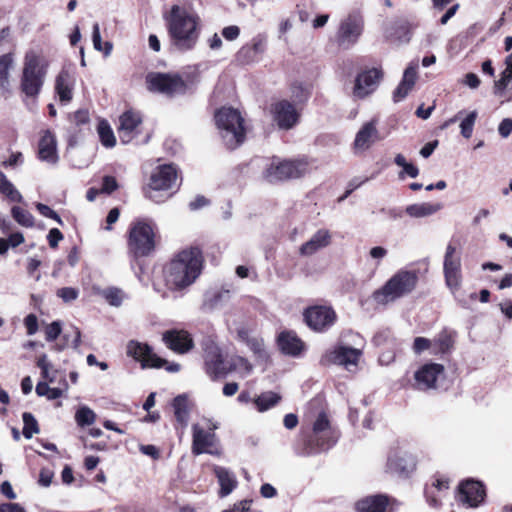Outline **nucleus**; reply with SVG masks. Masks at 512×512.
Returning a JSON list of instances; mask_svg holds the SVG:
<instances>
[{
  "mask_svg": "<svg viewBox=\"0 0 512 512\" xmlns=\"http://www.w3.org/2000/svg\"><path fill=\"white\" fill-rule=\"evenodd\" d=\"M203 262L199 248L189 247L181 250L163 269L165 285L172 291L189 287L200 276Z\"/></svg>",
  "mask_w": 512,
  "mask_h": 512,
  "instance_id": "f257e3e1",
  "label": "nucleus"
},
{
  "mask_svg": "<svg viewBox=\"0 0 512 512\" xmlns=\"http://www.w3.org/2000/svg\"><path fill=\"white\" fill-rule=\"evenodd\" d=\"M171 45L178 51L192 50L199 39L201 19L191 7L173 5L167 17Z\"/></svg>",
  "mask_w": 512,
  "mask_h": 512,
  "instance_id": "f03ea898",
  "label": "nucleus"
},
{
  "mask_svg": "<svg viewBox=\"0 0 512 512\" xmlns=\"http://www.w3.org/2000/svg\"><path fill=\"white\" fill-rule=\"evenodd\" d=\"M47 72V60L35 50L27 51L20 78L21 92L28 98L36 99L42 90Z\"/></svg>",
  "mask_w": 512,
  "mask_h": 512,
  "instance_id": "7ed1b4c3",
  "label": "nucleus"
},
{
  "mask_svg": "<svg viewBox=\"0 0 512 512\" xmlns=\"http://www.w3.org/2000/svg\"><path fill=\"white\" fill-rule=\"evenodd\" d=\"M337 438L328 415L321 411L311 419V432L307 436L302 455L311 456L328 451L335 445Z\"/></svg>",
  "mask_w": 512,
  "mask_h": 512,
  "instance_id": "20e7f679",
  "label": "nucleus"
},
{
  "mask_svg": "<svg viewBox=\"0 0 512 512\" xmlns=\"http://www.w3.org/2000/svg\"><path fill=\"white\" fill-rule=\"evenodd\" d=\"M418 274L414 270L400 269L384 286L373 293L376 303L385 305L410 294L417 286Z\"/></svg>",
  "mask_w": 512,
  "mask_h": 512,
  "instance_id": "39448f33",
  "label": "nucleus"
},
{
  "mask_svg": "<svg viewBox=\"0 0 512 512\" xmlns=\"http://www.w3.org/2000/svg\"><path fill=\"white\" fill-rule=\"evenodd\" d=\"M215 121L227 148L235 149L244 141L243 118L238 110L223 107L216 112Z\"/></svg>",
  "mask_w": 512,
  "mask_h": 512,
  "instance_id": "423d86ee",
  "label": "nucleus"
},
{
  "mask_svg": "<svg viewBox=\"0 0 512 512\" xmlns=\"http://www.w3.org/2000/svg\"><path fill=\"white\" fill-rule=\"evenodd\" d=\"M156 225L151 220L138 219L129 229L128 248L136 257L148 256L156 245Z\"/></svg>",
  "mask_w": 512,
  "mask_h": 512,
  "instance_id": "0eeeda50",
  "label": "nucleus"
},
{
  "mask_svg": "<svg viewBox=\"0 0 512 512\" xmlns=\"http://www.w3.org/2000/svg\"><path fill=\"white\" fill-rule=\"evenodd\" d=\"M309 165L304 159L286 160L272 158L263 171V177L268 182H278L299 178L308 172Z\"/></svg>",
  "mask_w": 512,
  "mask_h": 512,
  "instance_id": "6e6552de",
  "label": "nucleus"
},
{
  "mask_svg": "<svg viewBox=\"0 0 512 512\" xmlns=\"http://www.w3.org/2000/svg\"><path fill=\"white\" fill-rule=\"evenodd\" d=\"M203 421V426L198 423L192 425V453L194 455L218 454L214 449L217 442L214 431L219 428V422L206 418Z\"/></svg>",
  "mask_w": 512,
  "mask_h": 512,
  "instance_id": "1a4fd4ad",
  "label": "nucleus"
},
{
  "mask_svg": "<svg viewBox=\"0 0 512 512\" xmlns=\"http://www.w3.org/2000/svg\"><path fill=\"white\" fill-rule=\"evenodd\" d=\"M365 27L364 17L360 12H351L341 21L336 32V42L340 48L349 49L360 40Z\"/></svg>",
  "mask_w": 512,
  "mask_h": 512,
  "instance_id": "9d476101",
  "label": "nucleus"
},
{
  "mask_svg": "<svg viewBox=\"0 0 512 512\" xmlns=\"http://www.w3.org/2000/svg\"><path fill=\"white\" fill-rule=\"evenodd\" d=\"M146 83L150 91L167 96L184 94L188 89L182 77L172 73H150L146 77Z\"/></svg>",
  "mask_w": 512,
  "mask_h": 512,
  "instance_id": "9b49d317",
  "label": "nucleus"
},
{
  "mask_svg": "<svg viewBox=\"0 0 512 512\" xmlns=\"http://www.w3.org/2000/svg\"><path fill=\"white\" fill-rule=\"evenodd\" d=\"M416 467L417 458L414 454L400 448H392L388 452L386 473L405 479L414 473Z\"/></svg>",
  "mask_w": 512,
  "mask_h": 512,
  "instance_id": "f8f14e48",
  "label": "nucleus"
},
{
  "mask_svg": "<svg viewBox=\"0 0 512 512\" xmlns=\"http://www.w3.org/2000/svg\"><path fill=\"white\" fill-rule=\"evenodd\" d=\"M443 273L446 286L456 297V293L462 286L463 276L460 255L457 254L456 247L451 244L446 247L443 262Z\"/></svg>",
  "mask_w": 512,
  "mask_h": 512,
  "instance_id": "ddd939ff",
  "label": "nucleus"
},
{
  "mask_svg": "<svg viewBox=\"0 0 512 512\" xmlns=\"http://www.w3.org/2000/svg\"><path fill=\"white\" fill-rule=\"evenodd\" d=\"M177 180L178 174L175 166L171 164L159 166L151 174L146 196L150 200L158 202L155 193L158 191H168L177 187Z\"/></svg>",
  "mask_w": 512,
  "mask_h": 512,
  "instance_id": "4468645a",
  "label": "nucleus"
},
{
  "mask_svg": "<svg viewBox=\"0 0 512 512\" xmlns=\"http://www.w3.org/2000/svg\"><path fill=\"white\" fill-rule=\"evenodd\" d=\"M362 356V350L346 345H337L323 356L324 363L343 366L348 371H355Z\"/></svg>",
  "mask_w": 512,
  "mask_h": 512,
  "instance_id": "2eb2a0df",
  "label": "nucleus"
},
{
  "mask_svg": "<svg viewBox=\"0 0 512 512\" xmlns=\"http://www.w3.org/2000/svg\"><path fill=\"white\" fill-rule=\"evenodd\" d=\"M445 368L442 364L429 362L414 372V387L420 391L436 389L438 382L444 379Z\"/></svg>",
  "mask_w": 512,
  "mask_h": 512,
  "instance_id": "dca6fc26",
  "label": "nucleus"
},
{
  "mask_svg": "<svg viewBox=\"0 0 512 512\" xmlns=\"http://www.w3.org/2000/svg\"><path fill=\"white\" fill-rule=\"evenodd\" d=\"M127 355L141 363L143 368H162L165 360L157 356L146 344L131 340L127 344Z\"/></svg>",
  "mask_w": 512,
  "mask_h": 512,
  "instance_id": "f3484780",
  "label": "nucleus"
},
{
  "mask_svg": "<svg viewBox=\"0 0 512 512\" xmlns=\"http://www.w3.org/2000/svg\"><path fill=\"white\" fill-rule=\"evenodd\" d=\"M307 325L315 331H325L336 321V313L329 306H313L304 313Z\"/></svg>",
  "mask_w": 512,
  "mask_h": 512,
  "instance_id": "a211bd4d",
  "label": "nucleus"
},
{
  "mask_svg": "<svg viewBox=\"0 0 512 512\" xmlns=\"http://www.w3.org/2000/svg\"><path fill=\"white\" fill-rule=\"evenodd\" d=\"M377 124L378 121L372 119L360 127L352 144L354 154L358 155L368 151L380 139Z\"/></svg>",
  "mask_w": 512,
  "mask_h": 512,
  "instance_id": "6ab92c4d",
  "label": "nucleus"
},
{
  "mask_svg": "<svg viewBox=\"0 0 512 512\" xmlns=\"http://www.w3.org/2000/svg\"><path fill=\"white\" fill-rule=\"evenodd\" d=\"M206 372L212 378L227 375L228 360L223 358L220 348L213 342L207 343L204 349Z\"/></svg>",
  "mask_w": 512,
  "mask_h": 512,
  "instance_id": "aec40b11",
  "label": "nucleus"
},
{
  "mask_svg": "<svg viewBox=\"0 0 512 512\" xmlns=\"http://www.w3.org/2000/svg\"><path fill=\"white\" fill-rule=\"evenodd\" d=\"M485 497V487L480 481L469 479L459 485V501L469 508L479 507Z\"/></svg>",
  "mask_w": 512,
  "mask_h": 512,
  "instance_id": "412c9836",
  "label": "nucleus"
},
{
  "mask_svg": "<svg viewBox=\"0 0 512 512\" xmlns=\"http://www.w3.org/2000/svg\"><path fill=\"white\" fill-rule=\"evenodd\" d=\"M382 78V71L377 68H371L360 73L355 79L353 95L356 98L363 99L373 93Z\"/></svg>",
  "mask_w": 512,
  "mask_h": 512,
  "instance_id": "4be33fe9",
  "label": "nucleus"
},
{
  "mask_svg": "<svg viewBox=\"0 0 512 512\" xmlns=\"http://www.w3.org/2000/svg\"><path fill=\"white\" fill-rule=\"evenodd\" d=\"M142 118L138 112L128 110L119 117L118 135L123 144L130 143L139 133Z\"/></svg>",
  "mask_w": 512,
  "mask_h": 512,
  "instance_id": "5701e85b",
  "label": "nucleus"
},
{
  "mask_svg": "<svg viewBox=\"0 0 512 512\" xmlns=\"http://www.w3.org/2000/svg\"><path fill=\"white\" fill-rule=\"evenodd\" d=\"M273 119L281 129H290L298 121L295 107L286 100L278 101L271 106Z\"/></svg>",
  "mask_w": 512,
  "mask_h": 512,
  "instance_id": "b1692460",
  "label": "nucleus"
},
{
  "mask_svg": "<svg viewBox=\"0 0 512 512\" xmlns=\"http://www.w3.org/2000/svg\"><path fill=\"white\" fill-rule=\"evenodd\" d=\"M332 242V233L326 228H320L299 247L301 256H312L315 253L327 248Z\"/></svg>",
  "mask_w": 512,
  "mask_h": 512,
  "instance_id": "393cba45",
  "label": "nucleus"
},
{
  "mask_svg": "<svg viewBox=\"0 0 512 512\" xmlns=\"http://www.w3.org/2000/svg\"><path fill=\"white\" fill-rule=\"evenodd\" d=\"M38 158L50 165L59 161L56 136L50 130L43 131L38 143Z\"/></svg>",
  "mask_w": 512,
  "mask_h": 512,
  "instance_id": "a878e982",
  "label": "nucleus"
},
{
  "mask_svg": "<svg viewBox=\"0 0 512 512\" xmlns=\"http://www.w3.org/2000/svg\"><path fill=\"white\" fill-rule=\"evenodd\" d=\"M165 344L173 351L183 354L193 347V340L190 334L183 330L167 331L163 335Z\"/></svg>",
  "mask_w": 512,
  "mask_h": 512,
  "instance_id": "bb28decb",
  "label": "nucleus"
},
{
  "mask_svg": "<svg viewBox=\"0 0 512 512\" xmlns=\"http://www.w3.org/2000/svg\"><path fill=\"white\" fill-rule=\"evenodd\" d=\"M74 86V74L68 69H62L55 79V91L62 103H68L72 100Z\"/></svg>",
  "mask_w": 512,
  "mask_h": 512,
  "instance_id": "cd10ccee",
  "label": "nucleus"
},
{
  "mask_svg": "<svg viewBox=\"0 0 512 512\" xmlns=\"http://www.w3.org/2000/svg\"><path fill=\"white\" fill-rule=\"evenodd\" d=\"M418 60L412 61L405 69L403 79L394 91L393 98L395 102L403 100L413 88L417 79Z\"/></svg>",
  "mask_w": 512,
  "mask_h": 512,
  "instance_id": "c85d7f7f",
  "label": "nucleus"
},
{
  "mask_svg": "<svg viewBox=\"0 0 512 512\" xmlns=\"http://www.w3.org/2000/svg\"><path fill=\"white\" fill-rule=\"evenodd\" d=\"M213 470L220 485L219 495L221 497L228 496L237 486V479L235 474L227 468L221 466H214Z\"/></svg>",
  "mask_w": 512,
  "mask_h": 512,
  "instance_id": "c756f323",
  "label": "nucleus"
},
{
  "mask_svg": "<svg viewBox=\"0 0 512 512\" xmlns=\"http://www.w3.org/2000/svg\"><path fill=\"white\" fill-rule=\"evenodd\" d=\"M280 350L290 356H298L304 348L303 342L293 332H283L278 337Z\"/></svg>",
  "mask_w": 512,
  "mask_h": 512,
  "instance_id": "7c9ffc66",
  "label": "nucleus"
},
{
  "mask_svg": "<svg viewBox=\"0 0 512 512\" xmlns=\"http://www.w3.org/2000/svg\"><path fill=\"white\" fill-rule=\"evenodd\" d=\"M389 499L385 495L368 496L356 503L358 512H385Z\"/></svg>",
  "mask_w": 512,
  "mask_h": 512,
  "instance_id": "2f4dec72",
  "label": "nucleus"
},
{
  "mask_svg": "<svg viewBox=\"0 0 512 512\" xmlns=\"http://www.w3.org/2000/svg\"><path fill=\"white\" fill-rule=\"evenodd\" d=\"M174 410V416L177 423L182 427L186 428L189 421V415L191 410V403L186 395H178L172 402Z\"/></svg>",
  "mask_w": 512,
  "mask_h": 512,
  "instance_id": "473e14b6",
  "label": "nucleus"
},
{
  "mask_svg": "<svg viewBox=\"0 0 512 512\" xmlns=\"http://www.w3.org/2000/svg\"><path fill=\"white\" fill-rule=\"evenodd\" d=\"M14 67L12 53L0 55V94L10 92V72Z\"/></svg>",
  "mask_w": 512,
  "mask_h": 512,
  "instance_id": "72a5a7b5",
  "label": "nucleus"
},
{
  "mask_svg": "<svg viewBox=\"0 0 512 512\" xmlns=\"http://www.w3.org/2000/svg\"><path fill=\"white\" fill-rule=\"evenodd\" d=\"M442 209L441 203L421 202L408 205L405 212L412 218L429 217Z\"/></svg>",
  "mask_w": 512,
  "mask_h": 512,
  "instance_id": "f704fd0d",
  "label": "nucleus"
},
{
  "mask_svg": "<svg viewBox=\"0 0 512 512\" xmlns=\"http://www.w3.org/2000/svg\"><path fill=\"white\" fill-rule=\"evenodd\" d=\"M432 355H444L449 353L454 345V333L446 329L442 330L433 340Z\"/></svg>",
  "mask_w": 512,
  "mask_h": 512,
  "instance_id": "c9c22d12",
  "label": "nucleus"
},
{
  "mask_svg": "<svg viewBox=\"0 0 512 512\" xmlns=\"http://www.w3.org/2000/svg\"><path fill=\"white\" fill-rule=\"evenodd\" d=\"M505 69L501 72L500 78L494 82L493 92L497 96H502L512 81V52L505 58Z\"/></svg>",
  "mask_w": 512,
  "mask_h": 512,
  "instance_id": "e433bc0d",
  "label": "nucleus"
},
{
  "mask_svg": "<svg viewBox=\"0 0 512 512\" xmlns=\"http://www.w3.org/2000/svg\"><path fill=\"white\" fill-rule=\"evenodd\" d=\"M96 293L113 307H120L128 299V295L118 287H107L105 289H97Z\"/></svg>",
  "mask_w": 512,
  "mask_h": 512,
  "instance_id": "4c0bfd02",
  "label": "nucleus"
},
{
  "mask_svg": "<svg viewBox=\"0 0 512 512\" xmlns=\"http://www.w3.org/2000/svg\"><path fill=\"white\" fill-rule=\"evenodd\" d=\"M281 400V396L273 391L262 392L256 398L253 403L258 412H265L275 407Z\"/></svg>",
  "mask_w": 512,
  "mask_h": 512,
  "instance_id": "58836bf2",
  "label": "nucleus"
},
{
  "mask_svg": "<svg viewBox=\"0 0 512 512\" xmlns=\"http://www.w3.org/2000/svg\"><path fill=\"white\" fill-rule=\"evenodd\" d=\"M0 194L5 196L10 202L21 203L23 201L21 193L2 171H0Z\"/></svg>",
  "mask_w": 512,
  "mask_h": 512,
  "instance_id": "ea45409f",
  "label": "nucleus"
},
{
  "mask_svg": "<svg viewBox=\"0 0 512 512\" xmlns=\"http://www.w3.org/2000/svg\"><path fill=\"white\" fill-rule=\"evenodd\" d=\"M252 371V365L249 361L241 356H233L228 360L227 374L230 372H236L241 377H246Z\"/></svg>",
  "mask_w": 512,
  "mask_h": 512,
  "instance_id": "a19ab883",
  "label": "nucleus"
},
{
  "mask_svg": "<svg viewBox=\"0 0 512 512\" xmlns=\"http://www.w3.org/2000/svg\"><path fill=\"white\" fill-rule=\"evenodd\" d=\"M100 142L106 148H112L116 144V138L112 128L106 120H101L97 126Z\"/></svg>",
  "mask_w": 512,
  "mask_h": 512,
  "instance_id": "79ce46f5",
  "label": "nucleus"
},
{
  "mask_svg": "<svg viewBox=\"0 0 512 512\" xmlns=\"http://www.w3.org/2000/svg\"><path fill=\"white\" fill-rule=\"evenodd\" d=\"M477 117H478V113L476 110L470 111L463 118L461 117L460 124H459L460 134L465 139H470L472 137Z\"/></svg>",
  "mask_w": 512,
  "mask_h": 512,
  "instance_id": "37998d69",
  "label": "nucleus"
},
{
  "mask_svg": "<svg viewBox=\"0 0 512 512\" xmlns=\"http://www.w3.org/2000/svg\"><path fill=\"white\" fill-rule=\"evenodd\" d=\"M75 421L80 427L89 426L96 421V414L91 408L83 405L77 409L75 413Z\"/></svg>",
  "mask_w": 512,
  "mask_h": 512,
  "instance_id": "c03bdc74",
  "label": "nucleus"
},
{
  "mask_svg": "<svg viewBox=\"0 0 512 512\" xmlns=\"http://www.w3.org/2000/svg\"><path fill=\"white\" fill-rule=\"evenodd\" d=\"M11 214L14 220L23 227H32L34 225V217L28 210L19 206H13Z\"/></svg>",
  "mask_w": 512,
  "mask_h": 512,
  "instance_id": "a18cd8bd",
  "label": "nucleus"
},
{
  "mask_svg": "<svg viewBox=\"0 0 512 512\" xmlns=\"http://www.w3.org/2000/svg\"><path fill=\"white\" fill-rule=\"evenodd\" d=\"M22 418L24 423L23 435L25 438L30 439L33 437L34 434H37L39 432L37 420L29 412L23 413Z\"/></svg>",
  "mask_w": 512,
  "mask_h": 512,
  "instance_id": "49530a36",
  "label": "nucleus"
},
{
  "mask_svg": "<svg viewBox=\"0 0 512 512\" xmlns=\"http://www.w3.org/2000/svg\"><path fill=\"white\" fill-rule=\"evenodd\" d=\"M412 350L415 354L420 355L424 351L433 350L432 340L425 337H416L413 342Z\"/></svg>",
  "mask_w": 512,
  "mask_h": 512,
  "instance_id": "de8ad7c7",
  "label": "nucleus"
},
{
  "mask_svg": "<svg viewBox=\"0 0 512 512\" xmlns=\"http://www.w3.org/2000/svg\"><path fill=\"white\" fill-rule=\"evenodd\" d=\"M258 59V55L252 52L250 47L244 45L237 52V60L242 64H249L255 62Z\"/></svg>",
  "mask_w": 512,
  "mask_h": 512,
  "instance_id": "09e8293b",
  "label": "nucleus"
},
{
  "mask_svg": "<svg viewBox=\"0 0 512 512\" xmlns=\"http://www.w3.org/2000/svg\"><path fill=\"white\" fill-rule=\"evenodd\" d=\"M424 496L429 506L437 508L441 505V494L434 490L433 487H425Z\"/></svg>",
  "mask_w": 512,
  "mask_h": 512,
  "instance_id": "8fccbe9b",
  "label": "nucleus"
},
{
  "mask_svg": "<svg viewBox=\"0 0 512 512\" xmlns=\"http://www.w3.org/2000/svg\"><path fill=\"white\" fill-rule=\"evenodd\" d=\"M247 345L259 357L264 358L267 356L262 339L251 338L250 340H248Z\"/></svg>",
  "mask_w": 512,
  "mask_h": 512,
  "instance_id": "3c124183",
  "label": "nucleus"
},
{
  "mask_svg": "<svg viewBox=\"0 0 512 512\" xmlns=\"http://www.w3.org/2000/svg\"><path fill=\"white\" fill-rule=\"evenodd\" d=\"M118 188V183L113 176H104L102 179L101 193L111 194Z\"/></svg>",
  "mask_w": 512,
  "mask_h": 512,
  "instance_id": "603ef678",
  "label": "nucleus"
},
{
  "mask_svg": "<svg viewBox=\"0 0 512 512\" xmlns=\"http://www.w3.org/2000/svg\"><path fill=\"white\" fill-rule=\"evenodd\" d=\"M412 25L409 22H401L398 25L397 33L399 34L398 39L401 42H408L412 33Z\"/></svg>",
  "mask_w": 512,
  "mask_h": 512,
  "instance_id": "864d4df0",
  "label": "nucleus"
},
{
  "mask_svg": "<svg viewBox=\"0 0 512 512\" xmlns=\"http://www.w3.org/2000/svg\"><path fill=\"white\" fill-rule=\"evenodd\" d=\"M57 295L65 302H70L77 299L79 292L77 289L72 287H64L57 291Z\"/></svg>",
  "mask_w": 512,
  "mask_h": 512,
  "instance_id": "5fc2aeb1",
  "label": "nucleus"
},
{
  "mask_svg": "<svg viewBox=\"0 0 512 512\" xmlns=\"http://www.w3.org/2000/svg\"><path fill=\"white\" fill-rule=\"evenodd\" d=\"M61 324L58 321L52 322L45 331L46 334V340L47 341H54L61 333Z\"/></svg>",
  "mask_w": 512,
  "mask_h": 512,
  "instance_id": "6e6d98bb",
  "label": "nucleus"
},
{
  "mask_svg": "<svg viewBox=\"0 0 512 512\" xmlns=\"http://www.w3.org/2000/svg\"><path fill=\"white\" fill-rule=\"evenodd\" d=\"M246 45L248 47H250V49L252 50L253 53H255L256 55L259 56L262 53H264V51H265L266 41L264 38L258 36V37L253 38V40L250 44H246Z\"/></svg>",
  "mask_w": 512,
  "mask_h": 512,
  "instance_id": "4d7b16f0",
  "label": "nucleus"
},
{
  "mask_svg": "<svg viewBox=\"0 0 512 512\" xmlns=\"http://www.w3.org/2000/svg\"><path fill=\"white\" fill-rule=\"evenodd\" d=\"M36 208H37V210L39 211V213H40L41 215H43L44 217L54 219V220H56L59 224H62V220H61V218L59 217V215H58L54 210H52L49 206H47V205H45V204H42V203H38V204L36 205Z\"/></svg>",
  "mask_w": 512,
  "mask_h": 512,
  "instance_id": "13d9d810",
  "label": "nucleus"
},
{
  "mask_svg": "<svg viewBox=\"0 0 512 512\" xmlns=\"http://www.w3.org/2000/svg\"><path fill=\"white\" fill-rule=\"evenodd\" d=\"M24 325L27 329L28 335H34L38 330V319L36 315L29 314L24 319Z\"/></svg>",
  "mask_w": 512,
  "mask_h": 512,
  "instance_id": "bf43d9fd",
  "label": "nucleus"
},
{
  "mask_svg": "<svg viewBox=\"0 0 512 512\" xmlns=\"http://www.w3.org/2000/svg\"><path fill=\"white\" fill-rule=\"evenodd\" d=\"M427 487H433L438 493L442 494V492L449 489V480L446 477H437L431 483V485H427Z\"/></svg>",
  "mask_w": 512,
  "mask_h": 512,
  "instance_id": "052dcab7",
  "label": "nucleus"
},
{
  "mask_svg": "<svg viewBox=\"0 0 512 512\" xmlns=\"http://www.w3.org/2000/svg\"><path fill=\"white\" fill-rule=\"evenodd\" d=\"M240 35V28L236 25H230L222 29V36L228 40L233 41Z\"/></svg>",
  "mask_w": 512,
  "mask_h": 512,
  "instance_id": "680f3d73",
  "label": "nucleus"
},
{
  "mask_svg": "<svg viewBox=\"0 0 512 512\" xmlns=\"http://www.w3.org/2000/svg\"><path fill=\"white\" fill-rule=\"evenodd\" d=\"M51 248H56L58 243L63 239V234L57 228H52L47 236Z\"/></svg>",
  "mask_w": 512,
  "mask_h": 512,
  "instance_id": "e2e57ef3",
  "label": "nucleus"
},
{
  "mask_svg": "<svg viewBox=\"0 0 512 512\" xmlns=\"http://www.w3.org/2000/svg\"><path fill=\"white\" fill-rule=\"evenodd\" d=\"M498 132L503 138H507L512 133V119H503L498 126Z\"/></svg>",
  "mask_w": 512,
  "mask_h": 512,
  "instance_id": "0e129e2a",
  "label": "nucleus"
},
{
  "mask_svg": "<svg viewBox=\"0 0 512 512\" xmlns=\"http://www.w3.org/2000/svg\"><path fill=\"white\" fill-rule=\"evenodd\" d=\"M23 163V155L20 152L12 153L10 157L3 161L2 165L7 167H15Z\"/></svg>",
  "mask_w": 512,
  "mask_h": 512,
  "instance_id": "69168bd1",
  "label": "nucleus"
},
{
  "mask_svg": "<svg viewBox=\"0 0 512 512\" xmlns=\"http://www.w3.org/2000/svg\"><path fill=\"white\" fill-rule=\"evenodd\" d=\"M251 501L243 500L239 503L234 504V506L230 510H225L223 512H250Z\"/></svg>",
  "mask_w": 512,
  "mask_h": 512,
  "instance_id": "338daca9",
  "label": "nucleus"
},
{
  "mask_svg": "<svg viewBox=\"0 0 512 512\" xmlns=\"http://www.w3.org/2000/svg\"><path fill=\"white\" fill-rule=\"evenodd\" d=\"M0 512H25L17 503H5L0 506Z\"/></svg>",
  "mask_w": 512,
  "mask_h": 512,
  "instance_id": "774afa93",
  "label": "nucleus"
}]
</instances>
